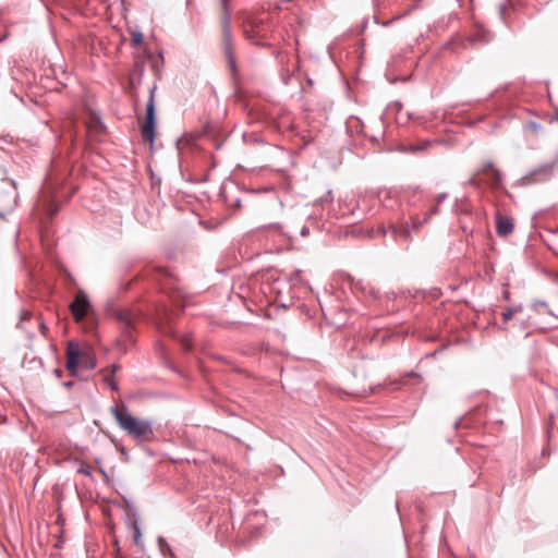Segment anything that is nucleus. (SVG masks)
<instances>
[{
  "mask_svg": "<svg viewBox=\"0 0 558 558\" xmlns=\"http://www.w3.org/2000/svg\"><path fill=\"white\" fill-rule=\"evenodd\" d=\"M429 219V215H427L423 221L418 220L417 218L412 219V227L413 229H417L423 223L427 222Z\"/></svg>",
  "mask_w": 558,
  "mask_h": 558,
  "instance_id": "obj_17",
  "label": "nucleus"
},
{
  "mask_svg": "<svg viewBox=\"0 0 558 558\" xmlns=\"http://www.w3.org/2000/svg\"><path fill=\"white\" fill-rule=\"evenodd\" d=\"M514 228V223L512 218L502 216L500 214L496 215V232L499 236H507L512 233Z\"/></svg>",
  "mask_w": 558,
  "mask_h": 558,
  "instance_id": "obj_9",
  "label": "nucleus"
},
{
  "mask_svg": "<svg viewBox=\"0 0 558 558\" xmlns=\"http://www.w3.org/2000/svg\"><path fill=\"white\" fill-rule=\"evenodd\" d=\"M515 312H517V310H507V311H505L501 314L504 323L509 322L513 317Z\"/></svg>",
  "mask_w": 558,
  "mask_h": 558,
  "instance_id": "obj_15",
  "label": "nucleus"
},
{
  "mask_svg": "<svg viewBox=\"0 0 558 558\" xmlns=\"http://www.w3.org/2000/svg\"><path fill=\"white\" fill-rule=\"evenodd\" d=\"M556 117L558 119V107L556 108Z\"/></svg>",
  "mask_w": 558,
  "mask_h": 558,
  "instance_id": "obj_19",
  "label": "nucleus"
},
{
  "mask_svg": "<svg viewBox=\"0 0 558 558\" xmlns=\"http://www.w3.org/2000/svg\"><path fill=\"white\" fill-rule=\"evenodd\" d=\"M181 344L185 350L192 349V341H191L190 337H187V336H184L181 338Z\"/></svg>",
  "mask_w": 558,
  "mask_h": 558,
  "instance_id": "obj_16",
  "label": "nucleus"
},
{
  "mask_svg": "<svg viewBox=\"0 0 558 558\" xmlns=\"http://www.w3.org/2000/svg\"><path fill=\"white\" fill-rule=\"evenodd\" d=\"M78 365L94 368L95 360L89 348L82 350L77 343L70 342L66 348V369L74 374Z\"/></svg>",
  "mask_w": 558,
  "mask_h": 558,
  "instance_id": "obj_5",
  "label": "nucleus"
},
{
  "mask_svg": "<svg viewBox=\"0 0 558 558\" xmlns=\"http://www.w3.org/2000/svg\"><path fill=\"white\" fill-rule=\"evenodd\" d=\"M92 466L86 463H82L78 468V473L85 475V476H92Z\"/></svg>",
  "mask_w": 558,
  "mask_h": 558,
  "instance_id": "obj_14",
  "label": "nucleus"
},
{
  "mask_svg": "<svg viewBox=\"0 0 558 558\" xmlns=\"http://www.w3.org/2000/svg\"><path fill=\"white\" fill-rule=\"evenodd\" d=\"M377 232L379 235H383L385 233V230H384V228L380 227Z\"/></svg>",
  "mask_w": 558,
  "mask_h": 558,
  "instance_id": "obj_18",
  "label": "nucleus"
},
{
  "mask_svg": "<svg viewBox=\"0 0 558 558\" xmlns=\"http://www.w3.org/2000/svg\"><path fill=\"white\" fill-rule=\"evenodd\" d=\"M118 425L133 439L137 441H149L154 437L151 423L132 415L124 404L111 408Z\"/></svg>",
  "mask_w": 558,
  "mask_h": 558,
  "instance_id": "obj_1",
  "label": "nucleus"
},
{
  "mask_svg": "<svg viewBox=\"0 0 558 558\" xmlns=\"http://www.w3.org/2000/svg\"><path fill=\"white\" fill-rule=\"evenodd\" d=\"M230 0H221V7H222V16L220 19L221 29H222V43H223V50L225 53L230 61V63L233 62V54H232V48H231V32L229 27L230 16L228 12V2Z\"/></svg>",
  "mask_w": 558,
  "mask_h": 558,
  "instance_id": "obj_8",
  "label": "nucleus"
},
{
  "mask_svg": "<svg viewBox=\"0 0 558 558\" xmlns=\"http://www.w3.org/2000/svg\"><path fill=\"white\" fill-rule=\"evenodd\" d=\"M144 36L141 32H132V44L133 46H141L143 44Z\"/></svg>",
  "mask_w": 558,
  "mask_h": 558,
  "instance_id": "obj_13",
  "label": "nucleus"
},
{
  "mask_svg": "<svg viewBox=\"0 0 558 558\" xmlns=\"http://www.w3.org/2000/svg\"><path fill=\"white\" fill-rule=\"evenodd\" d=\"M242 28L245 38L258 46H264L263 40L268 38L267 34L271 31L268 21L255 15H246Z\"/></svg>",
  "mask_w": 558,
  "mask_h": 558,
  "instance_id": "obj_4",
  "label": "nucleus"
},
{
  "mask_svg": "<svg viewBox=\"0 0 558 558\" xmlns=\"http://www.w3.org/2000/svg\"><path fill=\"white\" fill-rule=\"evenodd\" d=\"M119 369V366L118 365H112L110 367H108L107 369H104V380L111 387V389L116 390L117 389V385L116 383L113 381V375L114 373Z\"/></svg>",
  "mask_w": 558,
  "mask_h": 558,
  "instance_id": "obj_10",
  "label": "nucleus"
},
{
  "mask_svg": "<svg viewBox=\"0 0 558 558\" xmlns=\"http://www.w3.org/2000/svg\"><path fill=\"white\" fill-rule=\"evenodd\" d=\"M470 183L476 187L486 184L492 189H497L501 183V173L492 162H487L471 178Z\"/></svg>",
  "mask_w": 558,
  "mask_h": 558,
  "instance_id": "obj_6",
  "label": "nucleus"
},
{
  "mask_svg": "<svg viewBox=\"0 0 558 558\" xmlns=\"http://www.w3.org/2000/svg\"><path fill=\"white\" fill-rule=\"evenodd\" d=\"M71 314L76 324H80L85 331H93L97 326V317L83 290H78L70 304Z\"/></svg>",
  "mask_w": 558,
  "mask_h": 558,
  "instance_id": "obj_3",
  "label": "nucleus"
},
{
  "mask_svg": "<svg viewBox=\"0 0 558 558\" xmlns=\"http://www.w3.org/2000/svg\"><path fill=\"white\" fill-rule=\"evenodd\" d=\"M0 218L2 219L3 218V214L0 213Z\"/></svg>",
  "mask_w": 558,
  "mask_h": 558,
  "instance_id": "obj_20",
  "label": "nucleus"
},
{
  "mask_svg": "<svg viewBox=\"0 0 558 558\" xmlns=\"http://www.w3.org/2000/svg\"><path fill=\"white\" fill-rule=\"evenodd\" d=\"M155 125H156V116H155V99L153 93L149 96V99L146 105V118L144 123L141 126V134L145 142L153 143L155 140Z\"/></svg>",
  "mask_w": 558,
  "mask_h": 558,
  "instance_id": "obj_7",
  "label": "nucleus"
},
{
  "mask_svg": "<svg viewBox=\"0 0 558 558\" xmlns=\"http://www.w3.org/2000/svg\"><path fill=\"white\" fill-rule=\"evenodd\" d=\"M110 316L117 322L120 328V336L116 340V344L121 350L125 351L128 347L134 343V331L138 320L137 312L119 307L110 312Z\"/></svg>",
  "mask_w": 558,
  "mask_h": 558,
  "instance_id": "obj_2",
  "label": "nucleus"
},
{
  "mask_svg": "<svg viewBox=\"0 0 558 558\" xmlns=\"http://www.w3.org/2000/svg\"><path fill=\"white\" fill-rule=\"evenodd\" d=\"M132 529H133V541H134V544L141 548H143L144 546V543H143V539H142V533H141V530H140V526L137 525L136 522H132Z\"/></svg>",
  "mask_w": 558,
  "mask_h": 558,
  "instance_id": "obj_12",
  "label": "nucleus"
},
{
  "mask_svg": "<svg viewBox=\"0 0 558 558\" xmlns=\"http://www.w3.org/2000/svg\"><path fill=\"white\" fill-rule=\"evenodd\" d=\"M391 229H392V233L396 236L403 238L404 240H409L411 236L410 229L408 226L391 227Z\"/></svg>",
  "mask_w": 558,
  "mask_h": 558,
  "instance_id": "obj_11",
  "label": "nucleus"
}]
</instances>
